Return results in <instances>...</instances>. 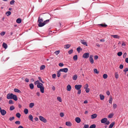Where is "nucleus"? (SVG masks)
I'll return each instance as SVG.
<instances>
[{
    "instance_id": "obj_5",
    "label": "nucleus",
    "mask_w": 128,
    "mask_h": 128,
    "mask_svg": "<svg viewBox=\"0 0 128 128\" xmlns=\"http://www.w3.org/2000/svg\"><path fill=\"white\" fill-rule=\"evenodd\" d=\"M0 113L2 116H4L6 114V112L4 109H2L0 108Z\"/></svg>"
},
{
    "instance_id": "obj_42",
    "label": "nucleus",
    "mask_w": 128,
    "mask_h": 128,
    "mask_svg": "<svg viewBox=\"0 0 128 128\" xmlns=\"http://www.w3.org/2000/svg\"><path fill=\"white\" fill-rule=\"evenodd\" d=\"M103 78L104 79H106L108 77V75L107 74H104L103 75Z\"/></svg>"
},
{
    "instance_id": "obj_45",
    "label": "nucleus",
    "mask_w": 128,
    "mask_h": 128,
    "mask_svg": "<svg viewBox=\"0 0 128 128\" xmlns=\"http://www.w3.org/2000/svg\"><path fill=\"white\" fill-rule=\"evenodd\" d=\"M73 52V50L72 49H71L68 52V53L69 54H71Z\"/></svg>"
},
{
    "instance_id": "obj_50",
    "label": "nucleus",
    "mask_w": 128,
    "mask_h": 128,
    "mask_svg": "<svg viewBox=\"0 0 128 128\" xmlns=\"http://www.w3.org/2000/svg\"><path fill=\"white\" fill-rule=\"evenodd\" d=\"M89 126L88 124H85L84 125V126L83 128H88Z\"/></svg>"
},
{
    "instance_id": "obj_38",
    "label": "nucleus",
    "mask_w": 128,
    "mask_h": 128,
    "mask_svg": "<svg viewBox=\"0 0 128 128\" xmlns=\"http://www.w3.org/2000/svg\"><path fill=\"white\" fill-rule=\"evenodd\" d=\"M96 125L95 124H93L91 125L89 128H95Z\"/></svg>"
},
{
    "instance_id": "obj_28",
    "label": "nucleus",
    "mask_w": 128,
    "mask_h": 128,
    "mask_svg": "<svg viewBox=\"0 0 128 128\" xmlns=\"http://www.w3.org/2000/svg\"><path fill=\"white\" fill-rule=\"evenodd\" d=\"M78 76L76 75H74L73 76V79L74 80H76Z\"/></svg>"
},
{
    "instance_id": "obj_52",
    "label": "nucleus",
    "mask_w": 128,
    "mask_h": 128,
    "mask_svg": "<svg viewBox=\"0 0 128 128\" xmlns=\"http://www.w3.org/2000/svg\"><path fill=\"white\" fill-rule=\"evenodd\" d=\"M112 97H110V98L109 100V103L110 104H112Z\"/></svg>"
},
{
    "instance_id": "obj_49",
    "label": "nucleus",
    "mask_w": 128,
    "mask_h": 128,
    "mask_svg": "<svg viewBox=\"0 0 128 128\" xmlns=\"http://www.w3.org/2000/svg\"><path fill=\"white\" fill-rule=\"evenodd\" d=\"M38 79L40 80V81L41 82H42L43 83H44V82H43V81L41 79V78L40 77H38Z\"/></svg>"
},
{
    "instance_id": "obj_35",
    "label": "nucleus",
    "mask_w": 128,
    "mask_h": 128,
    "mask_svg": "<svg viewBox=\"0 0 128 128\" xmlns=\"http://www.w3.org/2000/svg\"><path fill=\"white\" fill-rule=\"evenodd\" d=\"M78 59V56L77 55H74L73 57V59L74 60H76Z\"/></svg>"
},
{
    "instance_id": "obj_54",
    "label": "nucleus",
    "mask_w": 128,
    "mask_h": 128,
    "mask_svg": "<svg viewBox=\"0 0 128 128\" xmlns=\"http://www.w3.org/2000/svg\"><path fill=\"white\" fill-rule=\"evenodd\" d=\"M59 50H57L56 51L54 52V53L56 55H58L60 52Z\"/></svg>"
},
{
    "instance_id": "obj_43",
    "label": "nucleus",
    "mask_w": 128,
    "mask_h": 128,
    "mask_svg": "<svg viewBox=\"0 0 128 128\" xmlns=\"http://www.w3.org/2000/svg\"><path fill=\"white\" fill-rule=\"evenodd\" d=\"M15 2V1L14 0H12L10 2V4L11 5H14Z\"/></svg>"
},
{
    "instance_id": "obj_10",
    "label": "nucleus",
    "mask_w": 128,
    "mask_h": 128,
    "mask_svg": "<svg viewBox=\"0 0 128 128\" xmlns=\"http://www.w3.org/2000/svg\"><path fill=\"white\" fill-rule=\"evenodd\" d=\"M75 120L77 123H79L80 122L81 120L79 118L77 117L75 118Z\"/></svg>"
},
{
    "instance_id": "obj_44",
    "label": "nucleus",
    "mask_w": 128,
    "mask_h": 128,
    "mask_svg": "<svg viewBox=\"0 0 128 128\" xmlns=\"http://www.w3.org/2000/svg\"><path fill=\"white\" fill-rule=\"evenodd\" d=\"M94 73L96 74H98L99 73V72L96 69H94Z\"/></svg>"
},
{
    "instance_id": "obj_16",
    "label": "nucleus",
    "mask_w": 128,
    "mask_h": 128,
    "mask_svg": "<svg viewBox=\"0 0 128 128\" xmlns=\"http://www.w3.org/2000/svg\"><path fill=\"white\" fill-rule=\"evenodd\" d=\"M66 125L68 126H71L72 125L71 123L70 122H66Z\"/></svg>"
},
{
    "instance_id": "obj_20",
    "label": "nucleus",
    "mask_w": 128,
    "mask_h": 128,
    "mask_svg": "<svg viewBox=\"0 0 128 128\" xmlns=\"http://www.w3.org/2000/svg\"><path fill=\"white\" fill-rule=\"evenodd\" d=\"M14 91L16 92L19 93H21V92L19 89L16 88H14Z\"/></svg>"
},
{
    "instance_id": "obj_3",
    "label": "nucleus",
    "mask_w": 128,
    "mask_h": 128,
    "mask_svg": "<svg viewBox=\"0 0 128 128\" xmlns=\"http://www.w3.org/2000/svg\"><path fill=\"white\" fill-rule=\"evenodd\" d=\"M39 118L40 120L44 122H47L46 119L42 116H39Z\"/></svg>"
},
{
    "instance_id": "obj_59",
    "label": "nucleus",
    "mask_w": 128,
    "mask_h": 128,
    "mask_svg": "<svg viewBox=\"0 0 128 128\" xmlns=\"http://www.w3.org/2000/svg\"><path fill=\"white\" fill-rule=\"evenodd\" d=\"M39 81L38 80H37V81H36L34 82V84L35 85H36L37 84H38V83H39Z\"/></svg>"
},
{
    "instance_id": "obj_57",
    "label": "nucleus",
    "mask_w": 128,
    "mask_h": 128,
    "mask_svg": "<svg viewBox=\"0 0 128 128\" xmlns=\"http://www.w3.org/2000/svg\"><path fill=\"white\" fill-rule=\"evenodd\" d=\"M58 65L60 67H62L64 66V64L63 63H60Z\"/></svg>"
},
{
    "instance_id": "obj_46",
    "label": "nucleus",
    "mask_w": 128,
    "mask_h": 128,
    "mask_svg": "<svg viewBox=\"0 0 128 128\" xmlns=\"http://www.w3.org/2000/svg\"><path fill=\"white\" fill-rule=\"evenodd\" d=\"M122 54V52H119L117 54V55L119 56H120Z\"/></svg>"
},
{
    "instance_id": "obj_63",
    "label": "nucleus",
    "mask_w": 128,
    "mask_h": 128,
    "mask_svg": "<svg viewBox=\"0 0 128 128\" xmlns=\"http://www.w3.org/2000/svg\"><path fill=\"white\" fill-rule=\"evenodd\" d=\"M60 115L61 117H63L64 116V114L63 112H61Z\"/></svg>"
},
{
    "instance_id": "obj_32",
    "label": "nucleus",
    "mask_w": 128,
    "mask_h": 128,
    "mask_svg": "<svg viewBox=\"0 0 128 128\" xmlns=\"http://www.w3.org/2000/svg\"><path fill=\"white\" fill-rule=\"evenodd\" d=\"M77 50L78 53H79L80 50H82V49L80 48V46H79L76 49Z\"/></svg>"
},
{
    "instance_id": "obj_6",
    "label": "nucleus",
    "mask_w": 128,
    "mask_h": 128,
    "mask_svg": "<svg viewBox=\"0 0 128 128\" xmlns=\"http://www.w3.org/2000/svg\"><path fill=\"white\" fill-rule=\"evenodd\" d=\"M93 56L92 55H90L89 57V60L91 64H92L94 63V60L93 58Z\"/></svg>"
},
{
    "instance_id": "obj_56",
    "label": "nucleus",
    "mask_w": 128,
    "mask_h": 128,
    "mask_svg": "<svg viewBox=\"0 0 128 128\" xmlns=\"http://www.w3.org/2000/svg\"><path fill=\"white\" fill-rule=\"evenodd\" d=\"M88 84H86L84 87V89L88 88Z\"/></svg>"
},
{
    "instance_id": "obj_30",
    "label": "nucleus",
    "mask_w": 128,
    "mask_h": 128,
    "mask_svg": "<svg viewBox=\"0 0 128 128\" xmlns=\"http://www.w3.org/2000/svg\"><path fill=\"white\" fill-rule=\"evenodd\" d=\"M114 115V114L112 113H111L108 116V117L109 118H112Z\"/></svg>"
},
{
    "instance_id": "obj_15",
    "label": "nucleus",
    "mask_w": 128,
    "mask_h": 128,
    "mask_svg": "<svg viewBox=\"0 0 128 128\" xmlns=\"http://www.w3.org/2000/svg\"><path fill=\"white\" fill-rule=\"evenodd\" d=\"M40 88V91L42 93H43L44 92V88L43 86H41V87L39 88Z\"/></svg>"
},
{
    "instance_id": "obj_14",
    "label": "nucleus",
    "mask_w": 128,
    "mask_h": 128,
    "mask_svg": "<svg viewBox=\"0 0 128 128\" xmlns=\"http://www.w3.org/2000/svg\"><path fill=\"white\" fill-rule=\"evenodd\" d=\"M2 46L3 48L6 49L7 48L8 45L5 43L3 42L2 44Z\"/></svg>"
},
{
    "instance_id": "obj_55",
    "label": "nucleus",
    "mask_w": 128,
    "mask_h": 128,
    "mask_svg": "<svg viewBox=\"0 0 128 128\" xmlns=\"http://www.w3.org/2000/svg\"><path fill=\"white\" fill-rule=\"evenodd\" d=\"M15 123L16 124H20V122L19 121H17L15 122Z\"/></svg>"
},
{
    "instance_id": "obj_40",
    "label": "nucleus",
    "mask_w": 128,
    "mask_h": 128,
    "mask_svg": "<svg viewBox=\"0 0 128 128\" xmlns=\"http://www.w3.org/2000/svg\"><path fill=\"white\" fill-rule=\"evenodd\" d=\"M8 104H13L14 103L13 102V101L12 100H10L8 102Z\"/></svg>"
},
{
    "instance_id": "obj_13",
    "label": "nucleus",
    "mask_w": 128,
    "mask_h": 128,
    "mask_svg": "<svg viewBox=\"0 0 128 128\" xmlns=\"http://www.w3.org/2000/svg\"><path fill=\"white\" fill-rule=\"evenodd\" d=\"M111 36L114 38L118 39L120 38V36L116 35H112Z\"/></svg>"
},
{
    "instance_id": "obj_8",
    "label": "nucleus",
    "mask_w": 128,
    "mask_h": 128,
    "mask_svg": "<svg viewBox=\"0 0 128 128\" xmlns=\"http://www.w3.org/2000/svg\"><path fill=\"white\" fill-rule=\"evenodd\" d=\"M60 71L61 72H67L68 71V69L67 68H62L60 69Z\"/></svg>"
},
{
    "instance_id": "obj_53",
    "label": "nucleus",
    "mask_w": 128,
    "mask_h": 128,
    "mask_svg": "<svg viewBox=\"0 0 128 128\" xmlns=\"http://www.w3.org/2000/svg\"><path fill=\"white\" fill-rule=\"evenodd\" d=\"M85 91H86V93H88L90 91V89L89 88H85Z\"/></svg>"
},
{
    "instance_id": "obj_60",
    "label": "nucleus",
    "mask_w": 128,
    "mask_h": 128,
    "mask_svg": "<svg viewBox=\"0 0 128 128\" xmlns=\"http://www.w3.org/2000/svg\"><path fill=\"white\" fill-rule=\"evenodd\" d=\"M56 75L55 74H54L52 75V78H55L56 77Z\"/></svg>"
},
{
    "instance_id": "obj_41",
    "label": "nucleus",
    "mask_w": 128,
    "mask_h": 128,
    "mask_svg": "<svg viewBox=\"0 0 128 128\" xmlns=\"http://www.w3.org/2000/svg\"><path fill=\"white\" fill-rule=\"evenodd\" d=\"M57 99L60 102H61L62 101V99L60 97H58Z\"/></svg>"
},
{
    "instance_id": "obj_62",
    "label": "nucleus",
    "mask_w": 128,
    "mask_h": 128,
    "mask_svg": "<svg viewBox=\"0 0 128 128\" xmlns=\"http://www.w3.org/2000/svg\"><path fill=\"white\" fill-rule=\"evenodd\" d=\"M29 81V80L28 78H26L25 80V81L27 82H28Z\"/></svg>"
},
{
    "instance_id": "obj_18",
    "label": "nucleus",
    "mask_w": 128,
    "mask_h": 128,
    "mask_svg": "<svg viewBox=\"0 0 128 128\" xmlns=\"http://www.w3.org/2000/svg\"><path fill=\"white\" fill-rule=\"evenodd\" d=\"M49 21V20H46L44 21L43 22L42 24V25H43V26L46 24V23H48Z\"/></svg>"
},
{
    "instance_id": "obj_61",
    "label": "nucleus",
    "mask_w": 128,
    "mask_h": 128,
    "mask_svg": "<svg viewBox=\"0 0 128 128\" xmlns=\"http://www.w3.org/2000/svg\"><path fill=\"white\" fill-rule=\"evenodd\" d=\"M5 32H2L0 33V35L3 36L5 34Z\"/></svg>"
},
{
    "instance_id": "obj_36",
    "label": "nucleus",
    "mask_w": 128,
    "mask_h": 128,
    "mask_svg": "<svg viewBox=\"0 0 128 128\" xmlns=\"http://www.w3.org/2000/svg\"><path fill=\"white\" fill-rule=\"evenodd\" d=\"M16 116L18 118H20L21 116L20 114L19 113H17L16 114Z\"/></svg>"
},
{
    "instance_id": "obj_48",
    "label": "nucleus",
    "mask_w": 128,
    "mask_h": 128,
    "mask_svg": "<svg viewBox=\"0 0 128 128\" xmlns=\"http://www.w3.org/2000/svg\"><path fill=\"white\" fill-rule=\"evenodd\" d=\"M14 118V116H12V117H10L9 119V120L10 121H12L13 120Z\"/></svg>"
},
{
    "instance_id": "obj_33",
    "label": "nucleus",
    "mask_w": 128,
    "mask_h": 128,
    "mask_svg": "<svg viewBox=\"0 0 128 128\" xmlns=\"http://www.w3.org/2000/svg\"><path fill=\"white\" fill-rule=\"evenodd\" d=\"M100 99L101 100H103L104 98V95L100 94Z\"/></svg>"
},
{
    "instance_id": "obj_58",
    "label": "nucleus",
    "mask_w": 128,
    "mask_h": 128,
    "mask_svg": "<svg viewBox=\"0 0 128 128\" xmlns=\"http://www.w3.org/2000/svg\"><path fill=\"white\" fill-rule=\"evenodd\" d=\"M118 77V75L117 73H115V77L117 79Z\"/></svg>"
},
{
    "instance_id": "obj_24",
    "label": "nucleus",
    "mask_w": 128,
    "mask_h": 128,
    "mask_svg": "<svg viewBox=\"0 0 128 128\" xmlns=\"http://www.w3.org/2000/svg\"><path fill=\"white\" fill-rule=\"evenodd\" d=\"M22 22V20L20 18H18L16 20V22L17 23L20 24V23Z\"/></svg>"
},
{
    "instance_id": "obj_11",
    "label": "nucleus",
    "mask_w": 128,
    "mask_h": 128,
    "mask_svg": "<svg viewBox=\"0 0 128 128\" xmlns=\"http://www.w3.org/2000/svg\"><path fill=\"white\" fill-rule=\"evenodd\" d=\"M80 42L86 46H88L87 42H84V40H81Z\"/></svg>"
},
{
    "instance_id": "obj_19",
    "label": "nucleus",
    "mask_w": 128,
    "mask_h": 128,
    "mask_svg": "<svg viewBox=\"0 0 128 128\" xmlns=\"http://www.w3.org/2000/svg\"><path fill=\"white\" fill-rule=\"evenodd\" d=\"M43 84L39 82L38 84L37 85V87L38 88H39L41 87V86H43Z\"/></svg>"
},
{
    "instance_id": "obj_31",
    "label": "nucleus",
    "mask_w": 128,
    "mask_h": 128,
    "mask_svg": "<svg viewBox=\"0 0 128 128\" xmlns=\"http://www.w3.org/2000/svg\"><path fill=\"white\" fill-rule=\"evenodd\" d=\"M45 67V66L44 65H42L41 66L40 68V69L41 70H44Z\"/></svg>"
},
{
    "instance_id": "obj_17",
    "label": "nucleus",
    "mask_w": 128,
    "mask_h": 128,
    "mask_svg": "<svg viewBox=\"0 0 128 128\" xmlns=\"http://www.w3.org/2000/svg\"><path fill=\"white\" fill-rule=\"evenodd\" d=\"M71 89V86L70 85L68 84L66 88L67 90L68 91H70V90Z\"/></svg>"
},
{
    "instance_id": "obj_26",
    "label": "nucleus",
    "mask_w": 128,
    "mask_h": 128,
    "mask_svg": "<svg viewBox=\"0 0 128 128\" xmlns=\"http://www.w3.org/2000/svg\"><path fill=\"white\" fill-rule=\"evenodd\" d=\"M28 118L32 122H33V117L32 116L31 114H30L28 116Z\"/></svg>"
},
{
    "instance_id": "obj_27",
    "label": "nucleus",
    "mask_w": 128,
    "mask_h": 128,
    "mask_svg": "<svg viewBox=\"0 0 128 128\" xmlns=\"http://www.w3.org/2000/svg\"><path fill=\"white\" fill-rule=\"evenodd\" d=\"M24 112L26 114H27L28 113V109L27 108L24 109Z\"/></svg>"
},
{
    "instance_id": "obj_34",
    "label": "nucleus",
    "mask_w": 128,
    "mask_h": 128,
    "mask_svg": "<svg viewBox=\"0 0 128 128\" xmlns=\"http://www.w3.org/2000/svg\"><path fill=\"white\" fill-rule=\"evenodd\" d=\"M14 109L15 108L14 107V106L13 105L11 106L10 107V110H14Z\"/></svg>"
},
{
    "instance_id": "obj_1",
    "label": "nucleus",
    "mask_w": 128,
    "mask_h": 128,
    "mask_svg": "<svg viewBox=\"0 0 128 128\" xmlns=\"http://www.w3.org/2000/svg\"><path fill=\"white\" fill-rule=\"evenodd\" d=\"M6 98L8 99H13L15 101H17L18 100L16 96L12 93L8 94L7 95Z\"/></svg>"
},
{
    "instance_id": "obj_21",
    "label": "nucleus",
    "mask_w": 128,
    "mask_h": 128,
    "mask_svg": "<svg viewBox=\"0 0 128 128\" xmlns=\"http://www.w3.org/2000/svg\"><path fill=\"white\" fill-rule=\"evenodd\" d=\"M70 46V45L69 44L65 45L64 46V48H65L67 49L69 48Z\"/></svg>"
},
{
    "instance_id": "obj_37",
    "label": "nucleus",
    "mask_w": 128,
    "mask_h": 128,
    "mask_svg": "<svg viewBox=\"0 0 128 128\" xmlns=\"http://www.w3.org/2000/svg\"><path fill=\"white\" fill-rule=\"evenodd\" d=\"M11 14V12L10 11L7 12L6 13L7 16H10Z\"/></svg>"
},
{
    "instance_id": "obj_23",
    "label": "nucleus",
    "mask_w": 128,
    "mask_h": 128,
    "mask_svg": "<svg viewBox=\"0 0 128 128\" xmlns=\"http://www.w3.org/2000/svg\"><path fill=\"white\" fill-rule=\"evenodd\" d=\"M97 116L96 114H94L91 115V118L92 119L95 118L97 117Z\"/></svg>"
},
{
    "instance_id": "obj_4",
    "label": "nucleus",
    "mask_w": 128,
    "mask_h": 128,
    "mask_svg": "<svg viewBox=\"0 0 128 128\" xmlns=\"http://www.w3.org/2000/svg\"><path fill=\"white\" fill-rule=\"evenodd\" d=\"M90 54L89 53H84L82 56V57L85 58H88Z\"/></svg>"
},
{
    "instance_id": "obj_22",
    "label": "nucleus",
    "mask_w": 128,
    "mask_h": 128,
    "mask_svg": "<svg viewBox=\"0 0 128 128\" xmlns=\"http://www.w3.org/2000/svg\"><path fill=\"white\" fill-rule=\"evenodd\" d=\"M115 124L114 122H112L111 124H110L108 127V128H112L114 124Z\"/></svg>"
},
{
    "instance_id": "obj_47",
    "label": "nucleus",
    "mask_w": 128,
    "mask_h": 128,
    "mask_svg": "<svg viewBox=\"0 0 128 128\" xmlns=\"http://www.w3.org/2000/svg\"><path fill=\"white\" fill-rule=\"evenodd\" d=\"M113 108L115 109L117 107V106L116 104H113Z\"/></svg>"
},
{
    "instance_id": "obj_64",
    "label": "nucleus",
    "mask_w": 128,
    "mask_h": 128,
    "mask_svg": "<svg viewBox=\"0 0 128 128\" xmlns=\"http://www.w3.org/2000/svg\"><path fill=\"white\" fill-rule=\"evenodd\" d=\"M124 66L122 64H120L119 66V68L120 69H122L123 68Z\"/></svg>"
},
{
    "instance_id": "obj_51",
    "label": "nucleus",
    "mask_w": 128,
    "mask_h": 128,
    "mask_svg": "<svg viewBox=\"0 0 128 128\" xmlns=\"http://www.w3.org/2000/svg\"><path fill=\"white\" fill-rule=\"evenodd\" d=\"M128 71V68H125L124 70V71L125 72V74H126V72Z\"/></svg>"
},
{
    "instance_id": "obj_29",
    "label": "nucleus",
    "mask_w": 128,
    "mask_h": 128,
    "mask_svg": "<svg viewBox=\"0 0 128 128\" xmlns=\"http://www.w3.org/2000/svg\"><path fill=\"white\" fill-rule=\"evenodd\" d=\"M34 105V103H31L29 104V107L30 108H32Z\"/></svg>"
},
{
    "instance_id": "obj_39",
    "label": "nucleus",
    "mask_w": 128,
    "mask_h": 128,
    "mask_svg": "<svg viewBox=\"0 0 128 128\" xmlns=\"http://www.w3.org/2000/svg\"><path fill=\"white\" fill-rule=\"evenodd\" d=\"M60 72H61V71H60V70L57 72V76L58 77H60Z\"/></svg>"
},
{
    "instance_id": "obj_25",
    "label": "nucleus",
    "mask_w": 128,
    "mask_h": 128,
    "mask_svg": "<svg viewBox=\"0 0 128 128\" xmlns=\"http://www.w3.org/2000/svg\"><path fill=\"white\" fill-rule=\"evenodd\" d=\"M29 86L30 89H32L34 88V85L32 83L30 84H29Z\"/></svg>"
},
{
    "instance_id": "obj_12",
    "label": "nucleus",
    "mask_w": 128,
    "mask_h": 128,
    "mask_svg": "<svg viewBox=\"0 0 128 128\" xmlns=\"http://www.w3.org/2000/svg\"><path fill=\"white\" fill-rule=\"evenodd\" d=\"M98 26H100L104 28H106L107 26V25L105 23L103 24H98Z\"/></svg>"
},
{
    "instance_id": "obj_2",
    "label": "nucleus",
    "mask_w": 128,
    "mask_h": 128,
    "mask_svg": "<svg viewBox=\"0 0 128 128\" xmlns=\"http://www.w3.org/2000/svg\"><path fill=\"white\" fill-rule=\"evenodd\" d=\"M43 22V20L42 18H40V17H39L38 19V26L39 27H41L43 26V25H42V23Z\"/></svg>"
},
{
    "instance_id": "obj_9",
    "label": "nucleus",
    "mask_w": 128,
    "mask_h": 128,
    "mask_svg": "<svg viewBox=\"0 0 128 128\" xmlns=\"http://www.w3.org/2000/svg\"><path fill=\"white\" fill-rule=\"evenodd\" d=\"M107 120V119L106 118H104L102 119L101 120V122L102 123H104Z\"/></svg>"
},
{
    "instance_id": "obj_7",
    "label": "nucleus",
    "mask_w": 128,
    "mask_h": 128,
    "mask_svg": "<svg viewBox=\"0 0 128 128\" xmlns=\"http://www.w3.org/2000/svg\"><path fill=\"white\" fill-rule=\"evenodd\" d=\"M82 87V85H76L74 86L75 89L77 90L80 89Z\"/></svg>"
}]
</instances>
